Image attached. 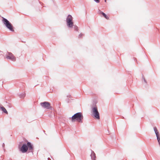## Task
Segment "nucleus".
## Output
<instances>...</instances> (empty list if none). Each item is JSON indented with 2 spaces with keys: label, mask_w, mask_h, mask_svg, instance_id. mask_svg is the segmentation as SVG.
<instances>
[{
  "label": "nucleus",
  "mask_w": 160,
  "mask_h": 160,
  "mask_svg": "<svg viewBox=\"0 0 160 160\" xmlns=\"http://www.w3.org/2000/svg\"><path fill=\"white\" fill-rule=\"evenodd\" d=\"M83 117L82 114L81 112H77L74 114L70 118V119H71L72 122L76 121L80 123H82V120L83 119Z\"/></svg>",
  "instance_id": "nucleus-1"
},
{
  "label": "nucleus",
  "mask_w": 160,
  "mask_h": 160,
  "mask_svg": "<svg viewBox=\"0 0 160 160\" xmlns=\"http://www.w3.org/2000/svg\"><path fill=\"white\" fill-rule=\"evenodd\" d=\"M2 21L7 28L9 30L12 32L14 31L13 26L6 19L2 18Z\"/></svg>",
  "instance_id": "nucleus-2"
},
{
  "label": "nucleus",
  "mask_w": 160,
  "mask_h": 160,
  "mask_svg": "<svg viewBox=\"0 0 160 160\" xmlns=\"http://www.w3.org/2000/svg\"><path fill=\"white\" fill-rule=\"evenodd\" d=\"M92 112L95 118L98 119H100L99 113L97 107H94L92 108Z\"/></svg>",
  "instance_id": "nucleus-3"
},
{
  "label": "nucleus",
  "mask_w": 160,
  "mask_h": 160,
  "mask_svg": "<svg viewBox=\"0 0 160 160\" xmlns=\"http://www.w3.org/2000/svg\"><path fill=\"white\" fill-rule=\"evenodd\" d=\"M72 18L71 15H69L66 19V22L69 28H72L73 26L72 22Z\"/></svg>",
  "instance_id": "nucleus-4"
},
{
  "label": "nucleus",
  "mask_w": 160,
  "mask_h": 160,
  "mask_svg": "<svg viewBox=\"0 0 160 160\" xmlns=\"http://www.w3.org/2000/svg\"><path fill=\"white\" fill-rule=\"evenodd\" d=\"M18 148L19 151L23 153L26 152L28 150V146L25 143L23 144L21 147H20V145L19 144Z\"/></svg>",
  "instance_id": "nucleus-5"
},
{
  "label": "nucleus",
  "mask_w": 160,
  "mask_h": 160,
  "mask_svg": "<svg viewBox=\"0 0 160 160\" xmlns=\"http://www.w3.org/2000/svg\"><path fill=\"white\" fill-rule=\"evenodd\" d=\"M40 105L44 108L49 109L50 108V104L47 102H44L40 103Z\"/></svg>",
  "instance_id": "nucleus-6"
},
{
  "label": "nucleus",
  "mask_w": 160,
  "mask_h": 160,
  "mask_svg": "<svg viewBox=\"0 0 160 160\" xmlns=\"http://www.w3.org/2000/svg\"><path fill=\"white\" fill-rule=\"evenodd\" d=\"M6 59H7L14 60L15 59L14 56L11 53H8L6 56Z\"/></svg>",
  "instance_id": "nucleus-7"
},
{
  "label": "nucleus",
  "mask_w": 160,
  "mask_h": 160,
  "mask_svg": "<svg viewBox=\"0 0 160 160\" xmlns=\"http://www.w3.org/2000/svg\"><path fill=\"white\" fill-rule=\"evenodd\" d=\"M27 145L28 146V149H29L30 152H32V151L33 150V146L31 142H28L27 143Z\"/></svg>",
  "instance_id": "nucleus-8"
},
{
  "label": "nucleus",
  "mask_w": 160,
  "mask_h": 160,
  "mask_svg": "<svg viewBox=\"0 0 160 160\" xmlns=\"http://www.w3.org/2000/svg\"><path fill=\"white\" fill-rule=\"evenodd\" d=\"M91 151V159L93 160H95L96 155L94 152L92 150Z\"/></svg>",
  "instance_id": "nucleus-9"
},
{
  "label": "nucleus",
  "mask_w": 160,
  "mask_h": 160,
  "mask_svg": "<svg viewBox=\"0 0 160 160\" xmlns=\"http://www.w3.org/2000/svg\"><path fill=\"white\" fill-rule=\"evenodd\" d=\"M100 13L101 14H102L103 15V17L105 18L106 19H107L108 20L109 19V17L108 16V15H106L105 13H104V12H100Z\"/></svg>",
  "instance_id": "nucleus-10"
},
{
  "label": "nucleus",
  "mask_w": 160,
  "mask_h": 160,
  "mask_svg": "<svg viewBox=\"0 0 160 160\" xmlns=\"http://www.w3.org/2000/svg\"><path fill=\"white\" fill-rule=\"evenodd\" d=\"M1 110L5 113L8 114V112L5 108L3 106L1 107Z\"/></svg>",
  "instance_id": "nucleus-11"
},
{
  "label": "nucleus",
  "mask_w": 160,
  "mask_h": 160,
  "mask_svg": "<svg viewBox=\"0 0 160 160\" xmlns=\"http://www.w3.org/2000/svg\"><path fill=\"white\" fill-rule=\"evenodd\" d=\"M25 92L22 93L20 94L19 95V97L21 98H24L25 96Z\"/></svg>",
  "instance_id": "nucleus-12"
},
{
  "label": "nucleus",
  "mask_w": 160,
  "mask_h": 160,
  "mask_svg": "<svg viewBox=\"0 0 160 160\" xmlns=\"http://www.w3.org/2000/svg\"><path fill=\"white\" fill-rule=\"evenodd\" d=\"M154 130L156 134V135H157L158 134H159V133L158 131L157 128L156 127H154Z\"/></svg>",
  "instance_id": "nucleus-13"
},
{
  "label": "nucleus",
  "mask_w": 160,
  "mask_h": 160,
  "mask_svg": "<svg viewBox=\"0 0 160 160\" xmlns=\"http://www.w3.org/2000/svg\"><path fill=\"white\" fill-rule=\"evenodd\" d=\"M142 78L143 79L144 82L145 83H147L146 80L144 78V77L143 75H142Z\"/></svg>",
  "instance_id": "nucleus-14"
},
{
  "label": "nucleus",
  "mask_w": 160,
  "mask_h": 160,
  "mask_svg": "<svg viewBox=\"0 0 160 160\" xmlns=\"http://www.w3.org/2000/svg\"><path fill=\"white\" fill-rule=\"evenodd\" d=\"M97 3H99L100 2V0H94Z\"/></svg>",
  "instance_id": "nucleus-15"
},
{
  "label": "nucleus",
  "mask_w": 160,
  "mask_h": 160,
  "mask_svg": "<svg viewBox=\"0 0 160 160\" xmlns=\"http://www.w3.org/2000/svg\"><path fill=\"white\" fill-rule=\"evenodd\" d=\"M67 97L68 98H71V95L70 94H68L67 95Z\"/></svg>",
  "instance_id": "nucleus-16"
},
{
  "label": "nucleus",
  "mask_w": 160,
  "mask_h": 160,
  "mask_svg": "<svg viewBox=\"0 0 160 160\" xmlns=\"http://www.w3.org/2000/svg\"><path fill=\"white\" fill-rule=\"evenodd\" d=\"M69 100L68 99L67 100V102H68V103H69Z\"/></svg>",
  "instance_id": "nucleus-17"
},
{
  "label": "nucleus",
  "mask_w": 160,
  "mask_h": 160,
  "mask_svg": "<svg viewBox=\"0 0 160 160\" xmlns=\"http://www.w3.org/2000/svg\"><path fill=\"white\" fill-rule=\"evenodd\" d=\"M4 145H4V143H3V144H2V146H3V147H4Z\"/></svg>",
  "instance_id": "nucleus-18"
},
{
  "label": "nucleus",
  "mask_w": 160,
  "mask_h": 160,
  "mask_svg": "<svg viewBox=\"0 0 160 160\" xmlns=\"http://www.w3.org/2000/svg\"><path fill=\"white\" fill-rule=\"evenodd\" d=\"M1 105L0 104V109H1Z\"/></svg>",
  "instance_id": "nucleus-19"
},
{
  "label": "nucleus",
  "mask_w": 160,
  "mask_h": 160,
  "mask_svg": "<svg viewBox=\"0 0 160 160\" xmlns=\"http://www.w3.org/2000/svg\"><path fill=\"white\" fill-rule=\"evenodd\" d=\"M48 160H49V159H50V158H48Z\"/></svg>",
  "instance_id": "nucleus-20"
},
{
  "label": "nucleus",
  "mask_w": 160,
  "mask_h": 160,
  "mask_svg": "<svg viewBox=\"0 0 160 160\" xmlns=\"http://www.w3.org/2000/svg\"><path fill=\"white\" fill-rule=\"evenodd\" d=\"M77 28H78V27H77L76 26V28L77 29Z\"/></svg>",
  "instance_id": "nucleus-21"
},
{
  "label": "nucleus",
  "mask_w": 160,
  "mask_h": 160,
  "mask_svg": "<svg viewBox=\"0 0 160 160\" xmlns=\"http://www.w3.org/2000/svg\"><path fill=\"white\" fill-rule=\"evenodd\" d=\"M106 0H105V2H106Z\"/></svg>",
  "instance_id": "nucleus-22"
}]
</instances>
